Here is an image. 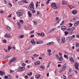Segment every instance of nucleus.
Masks as SVG:
<instances>
[{"mask_svg":"<svg viewBox=\"0 0 79 79\" xmlns=\"http://www.w3.org/2000/svg\"><path fill=\"white\" fill-rule=\"evenodd\" d=\"M28 8L29 10H34V3H33V2L31 3L29 5V6Z\"/></svg>","mask_w":79,"mask_h":79,"instance_id":"1","label":"nucleus"},{"mask_svg":"<svg viewBox=\"0 0 79 79\" xmlns=\"http://www.w3.org/2000/svg\"><path fill=\"white\" fill-rule=\"evenodd\" d=\"M51 6L53 8H54V9H56L57 8L56 5V3H52L51 4Z\"/></svg>","mask_w":79,"mask_h":79,"instance_id":"2","label":"nucleus"},{"mask_svg":"<svg viewBox=\"0 0 79 79\" xmlns=\"http://www.w3.org/2000/svg\"><path fill=\"white\" fill-rule=\"evenodd\" d=\"M16 13L17 15H18L19 16V17H20V16H22L23 15V12L20 11H17Z\"/></svg>","mask_w":79,"mask_h":79,"instance_id":"3","label":"nucleus"},{"mask_svg":"<svg viewBox=\"0 0 79 79\" xmlns=\"http://www.w3.org/2000/svg\"><path fill=\"white\" fill-rule=\"evenodd\" d=\"M16 60V58L15 57H14L12 59L10 60V63H12V62H14Z\"/></svg>","mask_w":79,"mask_h":79,"instance_id":"4","label":"nucleus"},{"mask_svg":"<svg viewBox=\"0 0 79 79\" xmlns=\"http://www.w3.org/2000/svg\"><path fill=\"white\" fill-rule=\"evenodd\" d=\"M10 37H11L10 34H8V33H7L6 34H5L4 36V37H5L6 38H10Z\"/></svg>","mask_w":79,"mask_h":79,"instance_id":"5","label":"nucleus"},{"mask_svg":"<svg viewBox=\"0 0 79 79\" xmlns=\"http://www.w3.org/2000/svg\"><path fill=\"white\" fill-rule=\"evenodd\" d=\"M79 63H76L75 64V68L76 69H77V70H78V66H79Z\"/></svg>","mask_w":79,"mask_h":79,"instance_id":"6","label":"nucleus"},{"mask_svg":"<svg viewBox=\"0 0 79 79\" xmlns=\"http://www.w3.org/2000/svg\"><path fill=\"white\" fill-rule=\"evenodd\" d=\"M27 14L28 15L29 17L30 18H31V17H32V14L31 13L30 11H28L27 12Z\"/></svg>","mask_w":79,"mask_h":79,"instance_id":"7","label":"nucleus"},{"mask_svg":"<svg viewBox=\"0 0 79 79\" xmlns=\"http://www.w3.org/2000/svg\"><path fill=\"white\" fill-rule=\"evenodd\" d=\"M61 29L62 31H64L66 29V27L65 26H63L61 27Z\"/></svg>","mask_w":79,"mask_h":79,"instance_id":"8","label":"nucleus"},{"mask_svg":"<svg viewBox=\"0 0 79 79\" xmlns=\"http://www.w3.org/2000/svg\"><path fill=\"white\" fill-rule=\"evenodd\" d=\"M61 43H65V38H63L61 39Z\"/></svg>","mask_w":79,"mask_h":79,"instance_id":"9","label":"nucleus"},{"mask_svg":"<svg viewBox=\"0 0 79 79\" xmlns=\"http://www.w3.org/2000/svg\"><path fill=\"white\" fill-rule=\"evenodd\" d=\"M40 64V61H36L34 63V64L36 65L37 64Z\"/></svg>","mask_w":79,"mask_h":79,"instance_id":"10","label":"nucleus"},{"mask_svg":"<svg viewBox=\"0 0 79 79\" xmlns=\"http://www.w3.org/2000/svg\"><path fill=\"white\" fill-rule=\"evenodd\" d=\"M36 79H39L40 78V74H37L35 76Z\"/></svg>","mask_w":79,"mask_h":79,"instance_id":"11","label":"nucleus"},{"mask_svg":"<svg viewBox=\"0 0 79 79\" xmlns=\"http://www.w3.org/2000/svg\"><path fill=\"white\" fill-rule=\"evenodd\" d=\"M79 24V20L77 22H76L75 24H74V26L76 27L77 26L78 24Z\"/></svg>","mask_w":79,"mask_h":79,"instance_id":"12","label":"nucleus"},{"mask_svg":"<svg viewBox=\"0 0 79 79\" xmlns=\"http://www.w3.org/2000/svg\"><path fill=\"white\" fill-rule=\"evenodd\" d=\"M31 43L33 45H34L35 44V41H34V39L31 40Z\"/></svg>","mask_w":79,"mask_h":79,"instance_id":"13","label":"nucleus"},{"mask_svg":"<svg viewBox=\"0 0 79 79\" xmlns=\"http://www.w3.org/2000/svg\"><path fill=\"white\" fill-rule=\"evenodd\" d=\"M53 44V42H51L48 43L47 44V45H52Z\"/></svg>","mask_w":79,"mask_h":79,"instance_id":"14","label":"nucleus"},{"mask_svg":"<svg viewBox=\"0 0 79 79\" xmlns=\"http://www.w3.org/2000/svg\"><path fill=\"white\" fill-rule=\"evenodd\" d=\"M21 69V71H24V69H25V67H20Z\"/></svg>","mask_w":79,"mask_h":79,"instance_id":"15","label":"nucleus"},{"mask_svg":"<svg viewBox=\"0 0 79 79\" xmlns=\"http://www.w3.org/2000/svg\"><path fill=\"white\" fill-rule=\"evenodd\" d=\"M61 60H63V57L62 56H60V57L59 58V61H61Z\"/></svg>","mask_w":79,"mask_h":79,"instance_id":"16","label":"nucleus"},{"mask_svg":"<svg viewBox=\"0 0 79 79\" xmlns=\"http://www.w3.org/2000/svg\"><path fill=\"white\" fill-rule=\"evenodd\" d=\"M73 14V15H76V14H77V11L76 10H74L72 12Z\"/></svg>","mask_w":79,"mask_h":79,"instance_id":"17","label":"nucleus"},{"mask_svg":"<svg viewBox=\"0 0 79 79\" xmlns=\"http://www.w3.org/2000/svg\"><path fill=\"white\" fill-rule=\"evenodd\" d=\"M73 73H71L70 75L68 76V78H71L70 77H72V76H73Z\"/></svg>","mask_w":79,"mask_h":79,"instance_id":"18","label":"nucleus"},{"mask_svg":"<svg viewBox=\"0 0 79 79\" xmlns=\"http://www.w3.org/2000/svg\"><path fill=\"white\" fill-rule=\"evenodd\" d=\"M67 4V2L66 1H64L63 2H62V5H66V4Z\"/></svg>","mask_w":79,"mask_h":79,"instance_id":"19","label":"nucleus"},{"mask_svg":"<svg viewBox=\"0 0 79 79\" xmlns=\"http://www.w3.org/2000/svg\"><path fill=\"white\" fill-rule=\"evenodd\" d=\"M6 28L8 31H11V28L8 26H6Z\"/></svg>","mask_w":79,"mask_h":79,"instance_id":"20","label":"nucleus"},{"mask_svg":"<svg viewBox=\"0 0 79 79\" xmlns=\"http://www.w3.org/2000/svg\"><path fill=\"white\" fill-rule=\"evenodd\" d=\"M22 2H24V3H28V2L26 1V0H22Z\"/></svg>","mask_w":79,"mask_h":79,"instance_id":"21","label":"nucleus"},{"mask_svg":"<svg viewBox=\"0 0 79 79\" xmlns=\"http://www.w3.org/2000/svg\"><path fill=\"white\" fill-rule=\"evenodd\" d=\"M56 57L57 59V60H59V59H60V56H59V55L57 54V55H56Z\"/></svg>","mask_w":79,"mask_h":79,"instance_id":"22","label":"nucleus"},{"mask_svg":"<svg viewBox=\"0 0 79 79\" xmlns=\"http://www.w3.org/2000/svg\"><path fill=\"white\" fill-rule=\"evenodd\" d=\"M18 71L19 72H21V67H19L18 68Z\"/></svg>","mask_w":79,"mask_h":79,"instance_id":"23","label":"nucleus"},{"mask_svg":"<svg viewBox=\"0 0 79 79\" xmlns=\"http://www.w3.org/2000/svg\"><path fill=\"white\" fill-rule=\"evenodd\" d=\"M8 51H10V50L11 49V46L10 45L8 47Z\"/></svg>","mask_w":79,"mask_h":79,"instance_id":"24","label":"nucleus"},{"mask_svg":"<svg viewBox=\"0 0 79 79\" xmlns=\"http://www.w3.org/2000/svg\"><path fill=\"white\" fill-rule=\"evenodd\" d=\"M70 61L71 62H72V63H74V59L73 58H71L70 59Z\"/></svg>","mask_w":79,"mask_h":79,"instance_id":"25","label":"nucleus"},{"mask_svg":"<svg viewBox=\"0 0 79 79\" xmlns=\"http://www.w3.org/2000/svg\"><path fill=\"white\" fill-rule=\"evenodd\" d=\"M19 23H22V24H23L24 23V21L22 20H19Z\"/></svg>","mask_w":79,"mask_h":79,"instance_id":"26","label":"nucleus"},{"mask_svg":"<svg viewBox=\"0 0 79 79\" xmlns=\"http://www.w3.org/2000/svg\"><path fill=\"white\" fill-rule=\"evenodd\" d=\"M76 47H79V44L78 43H76Z\"/></svg>","mask_w":79,"mask_h":79,"instance_id":"27","label":"nucleus"},{"mask_svg":"<svg viewBox=\"0 0 79 79\" xmlns=\"http://www.w3.org/2000/svg\"><path fill=\"white\" fill-rule=\"evenodd\" d=\"M33 56H34V57H38L39 56V55H36L35 54Z\"/></svg>","mask_w":79,"mask_h":79,"instance_id":"28","label":"nucleus"},{"mask_svg":"<svg viewBox=\"0 0 79 79\" xmlns=\"http://www.w3.org/2000/svg\"><path fill=\"white\" fill-rule=\"evenodd\" d=\"M58 42H60V37H57L56 38Z\"/></svg>","mask_w":79,"mask_h":79,"instance_id":"29","label":"nucleus"},{"mask_svg":"<svg viewBox=\"0 0 79 79\" xmlns=\"http://www.w3.org/2000/svg\"><path fill=\"white\" fill-rule=\"evenodd\" d=\"M72 39V37H71V36H70L67 39L68 40H71Z\"/></svg>","mask_w":79,"mask_h":79,"instance_id":"30","label":"nucleus"},{"mask_svg":"<svg viewBox=\"0 0 79 79\" xmlns=\"http://www.w3.org/2000/svg\"><path fill=\"white\" fill-rule=\"evenodd\" d=\"M11 78V75H9L8 76V79H10Z\"/></svg>","mask_w":79,"mask_h":79,"instance_id":"31","label":"nucleus"},{"mask_svg":"<svg viewBox=\"0 0 79 79\" xmlns=\"http://www.w3.org/2000/svg\"><path fill=\"white\" fill-rule=\"evenodd\" d=\"M45 34L44 33H42L40 34V36H44Z\"/></svg>","mask_w":79,"mask_h":79,"instance_id":"32","label":"nucleus"},{"mask_svg":"<svg viewBox=\"0 0 79 79\" xmlns=\"http://www.w3.org/2000/svg\"><path fill=\"white\" fill-rule=\"evenodd\" d=\"M20 38H23L24 37V35H20Z\"/></svg>","mask_w":79,"mask_h":79,"instance_id":"33","label":"nucleus"},{"mask_svg":"<svg viewBox=\"0 0 79 79\" xmlns=\"http://www.w3.org/2000/svg\"><path fill=\"white\" fill-rule=\"evenodd\" d=\"M64 23V21H63L61 23H60V26H61V25H63V24Z\"/></svg>","mask_w":79,"mask_h":79,"instance_id":"34","label":"nucleus"},{"mask_svg":"<svg viewBox=\"0 0 79 79\" xmlns=\"http://www.w3.org/2000/svg\"><path fill=\"white\" fill-rule=\"evenodd\" d=\"M31 11H32V13H35V10H30Z\"/></svg>","mask_w":79,"mask_h":79,"instance_id":"35","label":"nucleus"},{"mask_svg":"<svg viewBox=\"0 0 79 79\" xmlns=\"http://www.w3.org/2000/svg\"><path fill=\"white\" fill-rule=\"evenodd\" d=\"M73 30H70L69 31V33L70 34H73Z\"/></svg>","mask_w":79,"mask_h":79,"instance_id":"36","label":"nucleus"},{"mask_svg":"<svg viewBox=\"0 0 79 79\" xmlns=\"http://www.w3.org/2000/svg\"><path fill=\"white\" fill-rule=\"evenodd\" d=\"M69 8H74V7H73V6L71 5H70L69 6Z\"/></svg>","mask_w":79,"mask_h":79,"instance_id":"37","label":"nucleus"},{"mask_svg":"<svg viewBox=\"0 0 79 79\" xmlns=\"http://www.w3.org/2000/svg\"><path fill=\"white\" fill-rule=\"evenodd\" d=\"M0 73V75L1 76H2V75H3L4 73L3 72L1 71V73Z\"/></svg>","mask_w":79,"mask_h":79,"instance_id":"38","label":"nucleus"},{"mask_svg":"<svg viewBox=\"0 0 79 79\" xmlns=\"http://www.w3.org/2000/svg\"><path fill=\"white\" fill-rule=\"evenodd\" d=\"M40 68H42V69H44V68H45V67L44 66L41 65V66H40Z\"/></svg>","mask_w":79,"mask_h":79,"instance_id":"39","label":"nucleus"},{"mask_svg":"<svg viewBox=\"0 0 79 79\" xmlns=\"http://www.w3.org/2000/svg\"><path fill=\"white\" fill-rule=\"evenodd\" d=\"M75 36L74 35H72V36H71V37L72 39H73L74 38H75Z\"/></svg>","mask_w":79,"mask_h":79,"instance_id":"40","label":"nucleus"},{"mask_svg":"<svg viewBox=\"0 0 79 79\" xmlns=\"http://www.w3.org/2000/svg\"><path fill=\"white\" fill-rule=\"evenodd\" d=\"M17 24L18 25V26H19V27H20V26H21V23H19V22H18L17 23Z\"/></svg>","mask_w":79,"mask_h":79,"instance_id":"41","label":"nucleus"},{"mask_svg":"<svg viewBox=\"0 0 79 79\" xmlns=\"http://www.w3.org/2000/svg\"><path fill=\"white\" fill-rule=\"evenodd\" d=\"M64 33L65 35H68L69 34L68 32L66 31L64 32Z\"/></svg>","mask_w":79,"mask_h":79,"instance_id":"42","label":"nucleus"},{"mask_svg":"<svg viewBox=\"0 0 79 79\" xmlns=\"http://www.w3.org/2000/svg\"><path fill=\"white\" fill-rule=\"evenodd\" d=\"M61 21V19H59V20L57 21V24H58V23H59L60 21Z\"/></svg>","mask_w":79,"mask_h":79,"instance_id":"43","label":"nucleus"},{"mask_svg":"<svg viewBox=\"0 0 79 79\" xmlns=\"http://www.w3.org/2000/svg\"><path fill=\"white\" fill-rule=\"evenodd\" d=\"M51 52H52V50H51L50 49H49L48 50V52L49 53H51Z\"/></svg>","mask_w":79,"mask_h":79,"instance_id":"44","label":"nucleus"},{"mask_svg":"<svg viewBox=\"0 0 79 79\" xmlns=\"http://www.w3.org/2000/svg\"><path fill=\"white\" fill-rule=\"evenodd\" d=\"M64 57H65V58H66L67 59H68V56H67V55H64Z\"/></svg>","mask_w":79,"mask_h":79,"instance_id":"45","label":"nucleus"},{"mask_svg":"<svg viewBox=\"0 0 79 79\" xmlns=\"http://www.w3.org/2000/svg\"><path fill=\"white\" fill-rule=\"evenodd\" d=\"M22 65L23 66H26V64L23 63L22 64Z\"/></svg>","mask_w":79,"mask_h":79,"instance_id":"46","label":"nucleus"},{"mask_svg":"<svg viewBox=\"0 0 79 79\" xmlns=\"http://www.w3.org/2000/svg\"><path fill=\"white\" fill-rule=\"evenodd\" d=\"M24 78L25 79H27V78H28V76H27V75H26L24 77Z\"/></svg>","mask_w":79,"mask_h":79,"instance_id":"47","label":"nucleus"},{"mask_svg":"<svg viewBox=\"0 0 79 79\" xmlns=\"http://www.w3.org/2000/svg\"><path fill=\"white\" fill-rule=\"evenodd\" d=\"M74 29H75V27H73L71 29V30L73 31V30H74Z\"/></svg>","mask_w":79,"mask_h":79,"instance_id":"48","label":"nucleus"},{"mask_svg":"<svg viewBox=\"0 0 79 79\" xmlns=\"http://www.w3.org/2000/svg\"><path fill=\"white\" fill-rule=\"evenodd\" d=\"M49 2H50V0H48V1L46 2V4L47 5L49 3Z\"/></svg>","mask_w":79,"mask_h":79,"instance_id":"49","label":"nucleus"},{"mask_svg":"<svg viewBox=\"0 0 79 79\" xmlns=\"http://www.w3.org/2000/svg\"><path fill=\"white\" fill-rule=\"evenodd\" d=\"M40 42V44H43L44 43V42L43 41H39Z\"/></svg>","mask_w":79,"mask_h":79,"instance_id":"50","label":"nucleus"},{"mask_svg":"<svg viewBox=\"0 0 79 79\" xmlns=\"http://www.w3.org/2000/svg\"><path fill=\"white\" fill-rule=\"evenodd\" d=\"M34 37V35H32L30 36V37L31 38H32L33 37Z\"/></svg>","mask_w":79,"mask_h":79,"instance_id":"51","label":"nucleus"},{"mask_svg":"<svg viewBox=\"0 0 79 79\" xmlns=\"http://www.w3.org/2000/svg\"><path fill=\"white\" fill-rule=\"evenodd\" d=\"M14 72V71L13 70H12L11 69H10V73L12 74V73H13Z\"/></svg>","mask_w":79,"mask_h":79,"instance_id":"52","label":"nucleus"},{"mask_svg":"<svg viewBox=\"0 0 79 79\" xmlns=\"http://www.w3.org/2000/svg\"><path fill=\"white\" fill-rule=\"evenodd\" d=\"M3 43H6V40H4L3 41Z\"/></svg>","mask_w":79,"mask_h":79,"instance_id":"53","label":"nucleus"},{"mask_svg":"<svg viewBox=\"0 0 79 79\" xmlns=\"http://www.w3.org/2000/svg\"><path fill=\"white\" fill-rule=\"evenodd\" d=\"M59 55H60V56H62V54H61V53L60 52L59 53Z\"/></svg>","mask_w":79,"mask_h":79,"instance_id":"54","label":"nucleus"},{"mask_svg":"<svg viewBox=\"0 0 79 79\" xmlns=\"http://www.w3.org/2000/svg\"><path fill=\"white\" fill-rule=\"evenodd\" d=\"M4 77L5 79H8V77L7 76H5Z\"/></svg>","mask_w":79,"mask_h":79,"instance_id":"55","label":"nucleus"},{"mask_svg":"<svg viewBox=\"0 0 79 79\" xmlns=\"http://www.w3.org/2000/svg\"><path fill=\"white\" fill-rule=\"evenodd\" d=\"M56 20H58V19H59V17H56Z\"/></svg>","mask_w":79,"mask_h":79,"instance_id":"56","label":"nucleus"},{"mask_svg":"<svg viewBox=\"0 0 79 79\" xmlns=\"http://www.w3.org/2000/svg\"><path fill=\"white\" fill-rule=\"evenodd\" d=\"M66 66H67V65H66V64H64L63 66V67H64L65 68H66Z\"/></svg>","mask_w":79,"mask_h":79,"instance_id":"57","label":"nucleus"},{"mask_svg":"<svg viewBox=\"0 0 79 79\" xmlns=\"http://www.w3.org/2000/svg\"><path fill=\"white\" fill-rule=\"evenodd\" d=\"M36 44H40V43L39 42V41L37 42L36 43Z\"/></svg>","mask_w":79,"mask_h":79,"instance_id":"58","label":"nucleus"},{"mask_svg":"<svg viewBox=\"0 0 79 79\" xmlns=\"http://www.w3.org/2000/svg\"><path fill=\"white\" fill-rule=\"evenodd\" d=\"M73 19H74V21L75 22H76V18H73Z\"/></svg>","mask_w":79,"mask_h":79,"instance_id":"59","label":"nucleus"},{"mask_svg":"<svg viewBox=\"0 0 79 79\" xmlns=\"http://www.w3.org/2000/svg\"><path fill=\"white\" fill-rule=\"evenodd\" d=\"M74 72H75V73H76V74H77V73H78L77 71H76V70H75L74 71Z\"/></svg>","mask_w":79,"mask_h":79,"instance_id":"60","label":"nucleus"},{"mask_svg":"<svg viewBox=\"0 0 79 79\" xmlns=\"http://www.w3.org/2000/svg\"><path fill=\"white\" fill-rule=\"evenodd\" d=\"M0 13H1V14H3V11L2 10L0 11Z\"/></svg>","mask_w":79,"mask_h":79,"instance_id":"61","label":"nucleus"},{"mask_svg":"<svg viewBox=\"0 0 79 79\" xmlns=\"http://www.w3.org/2000/svg\"><path fill=\"white\" fill-rule=\"evenodd\" d=\"M34 24L35 25H37V22H35L34 23Z\"/></svg>","mask_w":79,"mask_h":79,"instance_id":"62","label":"nucleus"},{"mask_svg":"<svg viewBox=\"0 0 79 79\" xmlns=\"http://www.w3.org/2000/svg\"><path fill=\"white\" fill-rule=\"evenodd\" d=\"M69 24L70 26L71 27L72 26H73V24L71 23H69Z\"/></svg>","mask_w":79,"mask_h":79,"instance_id":"63","label":"nucleus"},{"mask_svg":"<svg viewBox=\"0 0 79 79\" xmlns=\"http://www.w3.org/2000/svg\"><path fill=\"white\" fill-rule=\"evenodd\" d=\"M61 66V64H58V67H60V66Z\"/></svg>","mask_w":79,"mask_h":79,"instance_id":"64","label":"nucleus"}]
</instances>
